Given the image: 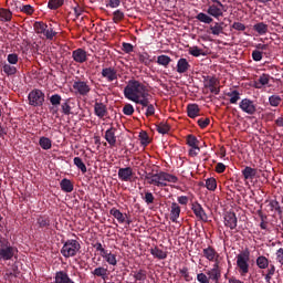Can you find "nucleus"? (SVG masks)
Here are the masks:
<instances>
[{
  "mask_svg": "<svg viewBox=\"0 0 283 283\" xmlns=\"http://www.w3.org/2000/svg\"><path fill=\"white\" fill-rule=\"evenodd\" d=\"M124 96L128 101H132L133 103H140L145 96H151L149 92H147V86L145 84L140 83L137 80H129L128 84L124 88Z\"/></svg>",
  "mask_w": 283,
  "mask_h": 283,
  "instance_id": "nucleus-1",
  "label": "nucleus"
},
{
  "mask_svg": "<svg viewBox=\"0 0 283 283\" xmlns=\"http://www.w3.org/2000/svg\"><path fill=\"white\" fill-rule=\"evenodd\" d=\"M52 107V112L53 114H57L59 113V106L61 105V112L64 116H70V114H72V98H66L63 99V97H61V95L59 94H53L50 96L49 98ZM61 101H63V103L61 104Z\"/></svg>",
  "mask_w": 283,
  "mask_h": 283,
  "instance_id": "nucleus-2",
  "label": "nucleus"
},
{
  "mask_svg": "<svg viewBox=\"0 0 283 283\" xmlns=\"http://www.w3.org/2000/svg\"><path fill=\"white\" fill-rule=\"evenodd\" d=\"M251 261V253L249 251H242L237 255V271L241 277H245L251 269L249 262Z\"/></svg>",
  "mask_w": 283,
  "mask_h": 283,
  "instance_id": "nucleus-3",
  "label": "nucleus"
},
{
  "mask_svg": "<svg viewBox=\"0 0 283 283\" xmlns=\"http://www.w3.org/2000/svg\"><path fill=\"white\" fill-rule=\"evenodd\" d=\"M80 251L81 243L74 239H69L61 249L63 258H75Z\"/></svg>",
  "mask_w": 283,
  "mask_h": 283,
  "instance_id": "nucleus-4",
  "label": "nucleus"
},
{
  "mask_svg": "<svg viewBox=\"0 0 283 283\" xmlns=\"http://www.w3.org/2000/svg\"><path fill=\"white\" fill-rule=\"evenodd\" d=\"M212 4H210L207 9V14L213 17L214 19H220V17H224V12H227V6L222 4L220 0H211Z\"/></svg>",
  "mask_w": 283,
  "mask_h": 283,
  "instance_id": "nucleus-5",
  "label": "nucleus"
},
{
  "mask_svg": "<svg viewBox=\"0 0 283 283\" xmlns=\"http://www.w3.org/2000/svg\"><path fill=\"white\" fill-rule=\"evenodd\" d=\"M29 105L32 107H41L45 103V93L43 91L35 88L31 91L28 95Z\"/></svg>",
  "mask_w": 283,
  "mask_h": 283,
  "instance_id": "nucleus-6",
  "label": "nucleus"
},
{
  "mask_svg": "<svg viewBox=\"0 0 283 283\" xmlns=\"http://www.w3.org/2000/svg\"><path fill=\"white\" fill-rule=\"evenodd\" d=\"M19 253V250L8 242L0 241V260H12Z\"/></svg>",
  "mask_w": 283,
  "mask_h": 283,
  "instance_id": "nucleus-7",
  "label": "nucleus"
},
{
  "mask_svg": "<svg viewBox=\"0 0 283 283\" xmlns=\"http://www.w3.org/2000/svg\"><path fill=\"white\" fill-rule=\"evenodd\" d=\"M208 280L213 283H220V277H222V268H220V263H214L211 270L207 272Z\"/></svg>",
  "mask_w": 283,
  "mask_h": 283,
  "instance_id": "nucleus-8",
  "label": "nucleus"
},
{
  "mask_svg": "<svg viewBox=\"0 0 283 283\" xmlns=\"http://www.w3.org/2000/svg\"><path fill=\"white\" fill-rule=\"evenodd\" d=\"M240 109L244 112V114H249L250 116H253L258 112V106H255V103L249 98H243L239 104Z\"/></svg>",
  "mask_w": 283,
  "mask_h": 283,
  "instance_id": "nucleus-9",
  "label": "nucleus"
},
{
  "mask_svg": "<svg viewBox=\"0 0 283 283\" xmlns=\"http://www.w3.org/2000/svg\"><path fill=\"white\" fill-rule=\"evenodd\" d=\"M102 78H105L107 83H114V81H118V70L113 66L104 67L102 70Z\"/></svg>",
  "mask_w": 283,
  "mask_h": 283,
  "instance_id": "nucleus-10",
  "label": "nucleus"
},
{
  "mask_svg": "<svg viewBox=\"0 0 283 283\" xmlns=\"http://www.w3.org/2000/svg\"><path fill=\"white\" fill-rule=\"evenodd\" d=\"M137 105H142V109H145L146 107V113L145 116L149 118V116H154L156 114V106L149 102V96H145L142 98L140 102L137 103Z\"/></svg>",
  "mask_w": 283,
  "mask_h": 283,
  "instance_id": "nucleus-11",
  "label": "nucleus"
},
{
  "mask_svg": "<svg viewBox=\"0 0 283 283\" xmlns=\"http://www.w3.org/2000/svg\"><path fill=\"white\" fill-rule=\"evenodd\" d=\"M202 253L203 258H206V260H208L209 262L220 264V254L218 253V251H216V249H213V247H208L203 249Z\"/></svg>",
  "mask_w": 283,
  "mask_h": 283,
  "instance_id": "nucleus-12",
  "label": "nucleus"
},
{
  "mask_svg": "<svg viewBox=\"0 0 283 283\" xmlns=\"http://www.w3.org/2000/svg\"><path fill=\"white\" fill-rule=\"evenodd\" d=\"M117 176L122 182H132L134 178V169L132 167L119 168Z\"/></svg>",
  "mask_w": 283,
  "mask_h": 283,
  "instance_id": "nucleus-13",
  "label": "nucleus"
},
{
  "mask_svg": "<svg viewBox=\"0 0 283 283\" xmlns=\"http://www.w3.org/2000/svg\"><path fill=\"white\" fill-rule=\"evenodd\" d=\"M191 210L193 211L198 220H202V222H207V220H209L207 212H205V208H202V205H200L199 202H193L191 205Z\"/></svg>",
  "mask_w": 283,
  "mask_h": 283,
  "instance_id": "nucleus-14",
  "label": "nucleus"
},
{
  "mask_svg": "<svg viewBox=\"0 0 283 283\" xmlns=\"http://www.w3.org/2000/svg\"><path fill=\"white\" fill-rule=\"evenodd\" d=\"M73 88L81 95V96H87L90 92H92V88L87 85V82L83 81H75L73 83Z\"/></svg>",
  "mask_w": 283,
  "mask_h": 283,
  "instance_id": "nucleus-15",
  "label": "nucleus"
},
{
  "mask_svg": "<svg viewBox=\"0 0 283 283\" xmlns=\"http://www.w3.org/2000/svg\"><path fill=\"white\" fill-rule=\"evenodd\" d=\"M224 224L228 227V229H231V231L238 228V217L235 216V212L226 213Z\"/></svg>",
  "mask_w": 283,
  "mask_h": 283,
  "instance_id": "nucleus-16",
  "label": "nucleus"
},
{
  "mask_svg": "<svg viewBox=\"0 0 283 283\" xmlns=\"http://www.w3.org/2000/svg\"><path fill=\"white\" fill-rule=\"evenodd\" d=\"M72 59L75 63H85L87 62V51L84 49H76L72 52Z\"/></svg>",
  "mask_w": 283,
  "mask_h": 283,
  "instance_id": "nucleus-17",
  "label": "nucleus"
},
{
  "mask_svg": "<svg viewBox=\"0 0 283 283\" xmlns=\"http://www.w3.org/2000/svg\"><path fill=\"white\" fill-rule=\"evenodd\" d=\"M105 140L111 147H116V128L111 127L105 132Z\"/></svg>",
  "mask_w": 283,
  "mask_h": 283,
  "instance_id": "nucleus-18",
  "label": "nucleus"
},
{
  "mask_svg": "<svg viewBox=\"0 0 283 283\" xmlns=\"http://www.w3.org/2000/svg\"><path fill=\"white\" fill-rule=\"evenodd\" d=\"M94 113L97 118H105V116H107V106L101 102H96L94 105Z\"/></svg>",
  "mask_w": 283,
  "mask_h": 283,
  "instance_id": "nucleus-19",
  "label": "nucleus"
},
{
  "mask_svg": "<svg viewBox=\"0 0 283 283\" xmlns=\"http://www.w3.org/2000/svg\"><path fill=\"white\" fill-rule=\"evenodd\" d=\"M191 67V64H189V61L185 57H180L177 62V72L178 74H186V72H189Z\"/></svg>",
  "mask_w": 283,
  "mask_h": 283,
  "instance_id": "nucleus-20",
  "label": "nucleus"
},
{
  "mask_svg": "<svg viewBox=\"0 0 283 283\" xmlns=\"http://www.w3.org/2000/svg\"><path fill=\"white\" fill-rule=\"evenodd\" d=\"M271 78H273L271 75L269 74H261L259 80L254 82V87L256 90H262V87H264V85H269V83L271 82Z\"/></svg>",
  "mask_w": 283,
  "mask_h": 283,
  "instance_id": "nucleus-21",
  "label": "nucleus"
},
{
  "mask_svg": "<svg viewBox=\"0 0 283 283\" xmlns=\"http://www.w3.org/2000/svg\"><path fill=\"white\" fill-rule=\"evenodd\" d=\"M180 206L177 202H172L170 206V220L171 222H178V218H180Z\"/></svg>",
  "mask_w": 283,
  "mask_h": 283,
  "instance_id": "nucleus-22",
  "label": "nucleus"
},
{
  "mask_svg": "<svg viewBox=\"0 0 283 283\" xmlns=\"http://www.w3.org/2000/svg\"><path fill=\"white\" fill-rule=\"evenodd\" d=\"M224 22H214L213 25H210V34H213V36H220V34H224Z\"/></svg>",
  "mask_w": 283,
  "mask_h": 283,
  "instance_id": "nucleus-23",
  "label": "nucleus"
},
{
  "mask_svg": "<svg viewBox=\"0 0 283 283\" xmlns=\"http://www.w3.org/2000/svg\"><path fill=\"white\" fill-rule=\"evenodd\" d=\"M109 214L113 216L114 218H116L117 222H119V224H125L126 220H127V214H123V212H120V210L116 209V208H112L109 210Z\"/></svg>",
  "mask_w": 283,
  "mask_h": 283,
  "instance_id": "nucleus-24",
  "label": "nucleus"
},
{
  "mask_svg": "<svg viewBox=\"0 0 283 283\" xmlns=\"http://www.w3.org/2000/svg\"><path fill=\"white\" fill-rule=\"evenodd\" d=\"M60 187L64 193H72L74 191V184L67 178L61 180Z\"/></svg>",
  "mask_w": 283,
  "mask_h": 283,
  "instance_id": "nucleus-25",
  "label": "nucleus"
},
{
  "mask_svg": "<svg viewBox=\"0 0 283 283\" xmlns=\"http://www.w3.org/2000/svg\"><path fill=\"white\" fill-rule=\"evenodd\" d=\"M187 114L189 118H196L200 116V106H198V104H188Z\"/></svg>",
  "mask_w": 283,
  "mask_h": 283,
  "instance_id": "nucleus-26",
  "label": "nucleus"
},
{
  "mask_svg": "<svg viewBox=\"0 0 283 283\" xmlns=\"http://www.w3.org/2000/svg\"><path fill=\"white\" fill-rule=\"evenodd\" d=\"M241 174L244 180H253L258 174V169L247 166Z\"/></svg>",
  "mask_w": 283,
  "mask_h": 283,
  "instance_id": "nucleus-27",
  "label": "nucleus"
},
{
  "mask_svg": "<svg viewBox=\"0 0 283 283\" xmlns=\"http://www.w3.org/2000/svg\"><path fill=\"white\" fill-rule=\"evenodd\" d=\"M253 31L258 32V34H260L261 36H264V34L269 32V25L265 24L264 22H259L253 25Z\"/></svg>",
  "mask_w": 283,
  "mask_h": 283,
  "instance_id": "nucleus-28",
  "label": "nucleus"
},
{
  "mask_svg": "<svg viewBox=\"0 0 283 283\" xmlns=\"http://www.w3.org/2000/svg\"><path fill=\"white\" fill-rule=\"evenodd\" d=\"M138 61L139 63H143V65H146V67H149V65L153 63L151 55H149L147 52L139 53Z\"/></svg>",
  "mask_w": 283,
  "mask_h": 283,
  "instance_id": "nucleus-29",
  "label": "nucleus"
},
{
  "mask_svg": "<svg viewBox=\"0 0 283 283\" xmlns=\"http://www.w3.org/2000/svg\"><path fill=\"white\" fill-rule=\"evenodd\" d=\"M202 187H206L208 191H216L218 189V181H216V178L211 177L206 180V184L201 182Z\"/></svg>",
  "mask_w": 283,
  "mask_h": 283,
  "instance_id": "nucleus-30",
  "label": "nucleus"
},
{
  "mask_svg": "<svg viewBox=\"0 0 283 283\" xmlns=\"http://www.w3.org/2000/svg\"><path fill=\"white\" fill-rule=\"evenodd\" d=\"M92 273L93 275H95V277H102V280H107L108 270L107 268L98 266Z\"/></svg>",
  "mask_w": 283,
  "mask_h": 283,
  "instance_id": "nucleus-31",
  "label": "nucleus"
},
{
  "mask_svg": "<svg viewBox=\"0 0 283 283\" xmlns=\"http://www.w3.org/2000/svg\"><path fill=\"white\" fill-rule=\"evenodd\" d=\"M102 258H104V260L107 262V264H111V266H116V264H118L116 254H113L112 252L106 251Z\"/></svg>",
  "mask_w": 283,
  "mask_h": 283,
  "instance_id": "nucleus-32",
  "label": "nucleus"
},
{
  "mask_svg": "<svg viewBox=\"0 0 283 283\" xmlns=\"http://www.w3.org/2000/svg\"><path fill=\"white\" fill-rule=\"evenodd\" d=\"M150 253L157 258V260H167V252L163 251L158 247L150 249Z\"/></svg>",
  "mask_w": 283,
  "mask_h": 283,
  "instance_id": "nucleus-33",
  "label": "nucleus"
},
{
  "mask_svg": "<svg viewBox=\"0 0 283 283\" xmlns=\"http://www.w3.org/2000/svg\"><path fill=\"white\" fill-rule=\"evenodd\" d=\"M197 21H200V23H213V18H211V15L205 13V12H200L196 15Z\"/></svg>",
  "mask_w": 283,
  "mask_h": 283,
  "instance_id": "nucleus-34",
  "label": "nucleus"
},
{
  "mask_svg": "<svg viewBox=\"0 0 283 283\" xmlns=\"http://www.w3.org/2000/svg\"><path fill=\"white\" fill-rule=\"evenodd\" d=\"M156 129L158 132V134H169V132L171 130V126H169V124L161 122L159 124L156 125Z\"/></svg>",
  "mask_w": 283,
  "mask_h": 283,
  "instance_id": "nucleus-35",
  "label": "nucleus"
},
{
  "mask_svg": "<svg viewBox=\"0 0 283 283\" xmlns=\"http://www.w3.org/2000/svg\"><path fill=\"white\" fill-rule=\"evenodd\" d=\"M39 145L48 151V149H52V139L48 137H40Z\"/></svg>",
  "mask_w": 283,
  "mask_h": 283,
  "instance_id": "nucleus-36",
  "label": "nucleus"
},
{
  "mask_svg": "<svg viewBox=\"0 0 283 283\" xmlns=\"http://www.w3.org/2000/svg\"><path fill=\"white\" fill-rule=\"evenodd\" d=\"M169 63H171V57L169 55H158L157 64L163 65V67H169Z\"/></svg>",
  "mask_w": 283,
  "mask_h": 283,
  "instance_id": "nucleus-37",
  "label": "nucleus"
},
{
  "mask_svg": "<svg viewBox=\"0 0 283 283\" xmlns=\"http://www.w3.org/2000/svg\"><path fill=\"white\" fill-rule=\"evenodd\" d=\"M227 96L230 98L231 105H235L240 101V92L238 90L228 92Z\"/></svg>",
  "mask_w": 283,
  "mask_h": 283,
  "instance_id": "nucleus-38",
  "label": "nucleus"
},
{
  "mask_svg": "<svg viewBox=\"0 0 283 283\" xmlns=\"http://www.w3.org/2000/svg\"><path fill=\"white\" fill-rule=\"evenodd\" d=\"M65 3V0H49L48 9L49 10H59Z\"/></svg>",
  "mask_w": 283,
  "mask_h": 283,
  "instance_id": "nucleus-39",
  "label": "nucleus"
},
{
  "mask_svg": "<svg viewBox=\"0 0 283 283\" xmlns=\"http://www.w3.org/2000/svg\"><path fill=\"white\" fill-rule=\"evenodd\" d=\"M73 163L75 167L82 171V174H87V166H85V163H83L81 157H74Z\"/></svg>",
  "mask_w": 283,
  "mask_h": 283,
  "instance_id": "nucleus-40",
  "label": "nucleus"
},
{
  "mask_svg": "<svg viewBox=\"0 0 283 283\" xmlns=\"http://www.w3.org/2000/svg\"><path fill=\"white\" fill-rule=\"evenodd\" d=\"M181 277H184L185 282H193V276L189 273V268L184 266L179 270Z\"/></svg>",
  "mask_w": 283,
  "mask_h": 283,
  "instance_id": "nucleus-41",
  "label": "nucleus"
},
{
  "mask_svg": "<svg viewBox=\"0 0 283 283\" xmlns=\"http://www.w3.org/2000/svg\"><path fill=\"white\" fill-rule=\"evenodd\" d=\"M161 180H164L166 182L176 184V182H178V177H176L175 175H171L169 172L161 171Z\"/></svg>",
  "mask_w": 283,
  "mask_h": 283,
  "instance_id": "nucleus-42",
  "label": "nucleus"
},
{
  "mask_svg": "<svg viewBox=\"0 0 283 283\" xmlns=\"http://www.w3.org/2000/svg\"><path fill=\"white\" fill-rule=\"evenodd\" d=\"M187 145H189V147H193L195 149H198L200 142L198 140V138L195 135H188L187 136Z\"/></svg>",
  "mask_w": 283,
  "mask_h": 283,
  "instance_id": "nucleus-43",
  "label": "nucleus"
},
{
  "mask_svg": "<svg viewBox=\"0 0 283 283\" xmlns=\"http://www.w3.org/2000/svg\"><path fill=\"white\" fill-rule=\"evenodd\" d=\"M33 28H34L36 34H44L45 29L48 28V24H45V22H35L33 24Z\"/></svg>",
  "mask_w": 283,
  "mask_h": 283,
  "instance_id": "nucleus-44",
  "label": "nucleus"
},
{
  "mask_svg": "<svg viewBox=\"0 0 283 283\" xmlns=\"http://www.w3.org/2000/svg\"><path fill=\"white\" fill-rule=\"evenodd\" d=\"M2 70L7 76H14L17 74V66L10 65V64H4L2 66Z\"/></svg>",
  "mask_w": 283,
  "mask_h": 283,
  "instance_id": "nucleus-45",
  "label": "nucleus"
},
{
  "mask_svg": "<svg viewBox=\"0 0 283 283\" xmlns=\"http://www.w3.org/2000/svg\"><path fill=\"white\" fill-rule=\"evenodd\" d=\"M256 266H259V269H269V260L266 259V256H259L256 259Z\"/></svg>",
  "mask_w": 283,
  "mask_h": 283,
  "instance_id": "nucleus-46",
  "label": "nucleus"
},
{
  "mask_svg": "<svg viewBox=\"0 0 283 283\" xmlns=\"http://www.w3.org/2000/svg\"><path fill=\"white\" fill-rule=\"evenodd\" d=\"M55 35L56 31H54V28H52V24H50V27L45 29L43 36H45V39H48L49 41H52Z\"/></svg>",
  "mask_w": 283,
  "mask_h": 283,
  "instance_id": "nucleus-47",
  "label": "nucleus"
},
{
  "mask_svg": "<svg viewBox=\"0 0 283 283\" xmlns=\"http://www.w3.org/2000/svg\"><path fill=\"white\" fill-rule=\"evenodd\" d=\"M0 21H12V12L0 9Z\"/></svg>",
  "mask_w": 283,
  "mask_h": 283,
  "instance_id": "nucleus-48",
  "label": "nucleus"
},
{
  "mask_svg": "<svg viewBox=\"0 0 283 283\" xmlns=\"http://www.w3.org/2000/svg\"><path fill=\"white\" fill-rule=\"evenodd\" d=\"M269 103L271 107H279L280 103H282V97L280 95H272L269 97Z\"/></svg>",
  "mask_w": 283,
  "mask_h": 283,
  "instance_id": "nucleus-49",
  "label": "nucleus"
},
{
  "mask_svg": "<svg viewBox=\"0 0 283 283\" xmlns=\"http://www.w3.org/2000/svg\"><path fill=\"white\" fill-rule=\"evenodd\" d=\"M125 19V13L120 11V9H117L116 11L113 12V21L115 23H120Z\"/></svg>",
  "mask_w": 283,
  "mask_h": 283,
  "instance_id": "nucleus-50",
  "label": "nucleus"
},
{
  "mask_svg": "<svg viewBox=\"0 0 283 283\" xmlns=\"http://www.w3.org/2000/svg\"><path fill=\"white\" fill-rule=\"evenodd\" d=\"M38 224L40 229H48V227H50V218L49 217L38 218Z\"/></svg>",
  "mask_w": 283,
  "mask_h": 283,
  "instance_id": "nucleus-51",
  "label": "nucleus"
},
{
  "mask_svg": "<svg viewBox=\"0 0 283 283\" xmlns=\"http://www.w3.org/2000/svg\"><path fill=\"white\" fill-rule=\"evenodd\" d=\"M219 81L216 76H208L206 78V87L210 88V87H213V86H218L219 85Z\"/></svg>",
  "mask_w": 283,
  "mask_h": 283,
  "instance_id": "nucleus-52",
  "label": "nucleus"
},
{
  "mask_svg": "<svg viewBox=\"0 0 283 283\" xmlns=\"http://www.w3.org/2000/svg\"><path fill=\"white\" fill-rule=\"evenodd\" d=\"M20 12H23V14H34V7L30 4H22L19 7Z\"/></svg>",
  "mask_w": 283,
  "mask_h": 283,
  "instance_id": "nucleus-53",
  "label": "nucleus"
},
{
  "mask_svg": "<svg viewBox=\"0 0 283 283\" xmlns=\"http://www.w3.org/2000/svg\"><path fill=\"white\" fill-rule=\"evenodd\" d=\"M140 178L146 180L147 185H154V172L144 171Z\"/></svg>",
  "mask_w": 283,
  "mask_h": 283,
  "instance_id": "nucleus-54",
  "label": "nucleus"
},
{
  "mask_svg": "<svg viewBox=\"0 0 283 283\" xmlns=\"http://www.w3.org/2000/svg\"><path fill=\"white\" fill-rule=\"evenodd\" d=\"M143 200H144V202H146L149 206V205H154L156 197H154V193L147 191V192H145Z\"/></svg>",
  "mask_w": 283,
  "mask_h": 283,
  "instance_id": "nucleus-55",
  "label": "nucleus"
},
{
  "mask_svg": "<svg viewBox=\"0 0 283 283\" xmlns=\"http://www.w3.org/2000/svg\"><path fill=\"white\" fill-rule=\"evenodd\" d=\"M188 53L191 54V56H202V49L198 48V46H191L188 50Z\"/></svg>",
  "mask_w": 283,
  "mask_h": 283,
  "instance_id": "nucleus-56",
  "label": "nucleus"
},
{
  "mask_svg": "<svg viewBox=\"0 0 283 283\" xmlns=\"http://www.w3.org/2000/svg\"><path fill=\"white\" fill-rule=\"evenodd\" d=\"M7 61L10 65H17L19 63V55L17 53H10L7 56Z\"/></svg>",
  "mask_w": 283,
  "mask_h": 283,
  "instance_id": "nucleus-57",
  "label": "nucleus"
},
{
  "mask_svg": "<svg viewBox=\"0 0 283 283\" xmlns=\"http://www.w3.org/2000/svg\"><path fill=\"white\" fill-rule=\"evenodd\" d=\"M122 50L126 54H132V52H134V44L127 43V42H123L122 43Z\"/></svg>",
  "mask_w": 283,
  "mask_h": 283,
  "instance_id": "nucleus-58",
  "label": "nucleus"
},
{
  "mask_svg": "<svg viewBox=\"0 0 283 283\" xmlns=\"http://www.w3.org/2000/svg\"><path fill=\"white\" fill-rule=\"evenodd\" d=\"M123 114L125 116H132L134 114V105L125 104L123 107Z\"/></svg>",
  "mask_w": 283,
  "mask_h": 283,
  "instance_id": "nucleus-59",
  "label": "nucleus"
},
{
  "mask_svg": "<svg viewBox=\"0 0 283 283\" xmlns=\"http://www.w3.org/2000/svg\"><path fill=\"white\" fill-rule=\"evenodd\" d=\"M139 138H140V144L144 147H147V145L149 144V135H147L146 132H143L139 134Z\"/></svg>",
  "mask_w": 283,
  "mask_h": 283,
  "instance_id": "nucleus-60",
  "label": "nucleus"
},
{
  "mask_svg": "<svg viewBox=\"0 0 283 283\" xmlns=\"http://www.w3.org/2000/svg\"><path fill=\"white\" fill-rule=\"evenodd\" d=\"M232 30H237L238 32H244L247 30V25L242 22H233L231 25Z\"/></svg>",
  "mask_w": 283,
  "mask_h": 283,
  "instance_id": "nucleus-61",
  "label": "nucleus"
},
{
  "mask_svg": "<svg viewBox=\"0 0 283 283\" xmlns=\"http://www.w3.org/2000/svg\"><path fill=\"white\" fill-rule=\"evenodd\" d=\"M197 281L199 283H211V281H209V275H207L205 273L197 274Z\"/></svg>",
  "mask_w": 283,
  "mask_h": 283,
  "instance_id": "nucleus-62",
  "label": "nucleus"
},
{
  "mask_svg": "<svg viewBox=\"0 0 283 283\" xmlns=\"http://www.w3.org/2000/svg\"><path fill=\"white\" fill-rule=\"evenodd\" d=\"M275 255H276V262L281 264V266H283V248H280L279 250H276Z\"/></svg>",
  "mask_w": 283,
  "mask_h": 283,
  "instance_id": "nucleus-63",
  "label": "nucleus"
},
{
  "mask_svg": "<svg viewBox=\"0 0 283 283\" xmlns=\"http://www.w3.org/2000/svg\"><path fill=\"white\" fill-rule=\"evenodd\" d=\"M120 0H106V8H118Z\"/></svg>",
  "mask_w": 283,
  "mask_h": 283,
  "instance_id": "nucleus-64",
  "label": "nucleus"
}]
</instances>
